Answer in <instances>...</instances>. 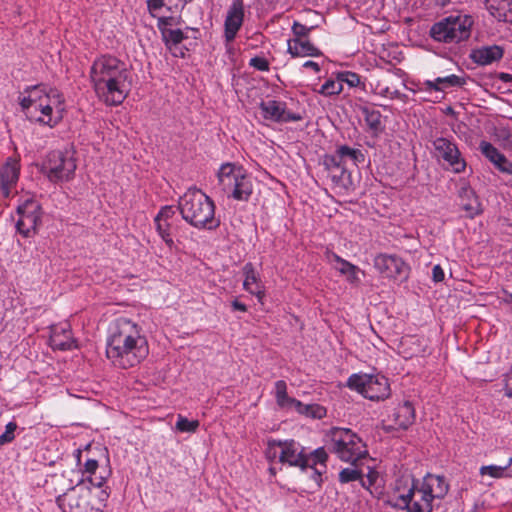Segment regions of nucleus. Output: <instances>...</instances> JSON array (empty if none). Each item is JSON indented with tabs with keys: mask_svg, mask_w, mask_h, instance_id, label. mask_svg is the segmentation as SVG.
Listing matches in <instances>:
<instances>
[{
	"mask_svg": "<svg viewBox=\"0 0 512 512\" xmlns=\"http://www.w3.org/2000/svg\"><path fill=\"white\" fill-rule=\"evenodd\" d=\"M148 344L137 324L127 318L116 320L107 339L106 356L115 367L128 369L148 355Z\"/></svg>",
	"mask_w": 512,
	"mask_h": 512,
	"instance_id": "1",
	"label": "nucleus"
},
{
	"mask_svg": "<svg viewBox=\"0 0 512 512\" xmlns=\"http://www.w3.org/2000/svg\"><path fill=\"white\" fill-rule=\"evenodd\" d=\"M90 78L95 92L108 105L121 104L132 85L126 64L110 55L101 56L93 62Z\"/></svg>",
	"mask_w": 512,
	"mask_h": 512,
	"instance_id": "2",
	"label": "nucleus"
},
{
	"mask_svg": "<svg viewBox=\"0 0 512 512\" xmlns=\"http://www.w3.org/2000/svg\"><path fill=\"white\" fill-rule=\"evenodd\" d=\"M182 218L197 229L213 230L219 227L215 205L210 197L198 189H189L178 202Z\"/></svg>",
	"mask_w": 512,
	"mask_h": 512,
	"instance_id": "3",
	"label": "nucleus"
},
{
	"mask_svg": "<svg viewBox=\"0 0 512 512\" xmlns=\"http://www.w3.org/2000/svg\"><path fill=\"white\" fill-rule=\"evenodd\" d=\"M217 177L220 190L228 197L247 201L252 194V184L242 166L224 163Z\"/></svg>",
	"mask_w": 512,
	"mask_h": 512,
	"instance_id": "4",
	"label": "nucleus"
},
{
	"mask_svg": "<svg viewBox=\"0 0 512 512\" xmlns=\"http://www.w3.org/2000/svg\"><path fill=\"white\" fill-rule=\"evenodd\" d=\"M331 451L344 461L357 466L358 462L368 456L366 445L350 429L334 428L331 435Z\"/></svg>",
	"mask_w": 512,
	"mask_h": 512,
	"instance_id": "5",
	"label": "nucleus"
},
{
	"mask_svg": "<svg viewBox=\"0 0 512 512\" xmlns=\"http://www.w3.org/2000/svg\"><path fill=\"white\" fill-rule=\"evenodd\" d=\"M472 25L471 16H448L432 25L430 36L438 42L458 43L470 37Z\"/></svg>",
	"mask_w": 512,
	"mask_h": 512,
	"instance_id": "6",
	"label": "nucleus"
},
{
	"mask_svg": "<svg viewBox=\"0 0 512 512\" xmlns=\"http://www.w3.org/2000/svg\"><path fill=\"white\" fill-rule=\"evenodd\" d=\"M347 386L373 401L385 400L390 396L388 379L381 374H353L348 378Z\"/></svg>",
	"mask_w": 512,
	"mask_h": 512,
	"instance_id": "7",
	"label": "nucleus"
},
{
	"mask_svg": "<svg viewBox=\"0 0 512 512\" xmlns=\"http://www.w3.org/2000/svg\"><path fill=\"white\" fill-rule=\"evenodd\" d=\"M57 504L63 512H102L91 490L80 484L58 496Z\"/></svg>",
	"mask_w": 512,
	"mask_h": 512,
	"instance_id": "8",
	"label": "nucleus"
},
{
	"mask_svg": "<svg viewBox=\"0 0 512 512\" xmlns=\"http://www.w3.org/2000/svg\"><path fill=\"white\" fill-rule=\"evenodd\" d=\"M284 457L281 459V463H287L290 466L300 467L305 469L310 467L313 469V475L315 480L321 479V471L314 468L317 464H324L327 460V453L324 448H318L313 451L310 455L304 453V448L294 440L284 441Z\"/></svg>",
	"mask_w": 512,
	"mask_h": 512,
	"instance_id": "9",
	"label": "nucleus"
},
{
	"mask_svg": "<svg viewBox=\"0 0 512 512\" xmlns=\"http://www.w3.org/2000/svg\"><path fill=\"white\" fill-rule=\"evenodd\" d=\"M42 170L52 182L70 180L76 170L73 153L68 150L50 152L43 163Z\"/></svg>",
	"mask_w": 512,
	"mask_h": 512,
	"instance_id": "10",
	"label": "nucleus"
},
{
	"mask_svg": "<svg viewBox=\"0 0 512 512\" xmlns=\"http://www.w3.org/2000/svg\"><path fill=\"white\" fill-rule=\"evenodd\" d=\"M274 394L277 405L285 412H295L305 416H326V409L317 404H304L287 394V384L283 380L275 382Z\"/></svg>",
	"mask_w": 512,
	"mask_h": 512,
	"instance_id": "11",
	"label": "nucleus"
},
{
	"mask_svg": "<svg viewBox=\"0 0 512 512\" xmlns=\"http://www.w3.org/2000/svg\"><path fill=\"white\" fill-rule=\"evenodd\" d=\"M274 394L277 405L285 412H295L305 416H326V409L317 404H304L287 394V384L283 380L275 382Z\"/></svg>",
	"mask_w": 512,
	"mask_h": 512,
	"instance_id": "12",
	"label": "nucleus"
},
{
	"mask_svg": "<svg viewBox=\"0 0 512 512\" xmlns=\"http://www.w3.org/2000/svg\"><path fill=\"white\" fill-rule=\"evenodd\" d=\"M432 145L435 157L444 162L445 169H450L457 174L465 170L466 161L454 142L444 137H438L432 141Z\"/></svg>",
	"mask_w": 512,
	"mask_h": 512,
	"instance_id": "13",
	"label": "nucleus"
},
{
	"mask_svg": "<svg viewBox=\"0 0 512 512\" xmlns=\"http://www.w3.org/2000/svg\"><path fill=\"white\" fill-rule=\"evenodd\" d=\"M20 218L16 223L17 231L24 237H30L36 232L41 222V207L35 200L28 199L17 209Z\"/></svg>",
	"mask_w": 512,
	"mask_h": 512,
	"instance_id": "14",
	"label": "nucleus"
},
{
	"mask_svg": "<svg viewBox=\"0 0 512 512\" xmlns=\"http://www.w3.org/2000/svg\"><path fill=\"white\" fill-rule=\"evenodd\" d=\"M374 267L390 279L403 281L408 277V265L396 255L379 254L374 259Z\"/></svg>",
	"mask_w": 512,
	"mask_h": 512,
	"instance_id": "15",
	"label": "nucleus"
},
{
	"mask_svg": "<svg viewBox=\"0 0 512 512\" xmlns=\"http://www.w3.org/2000/svg\"><path fill=\"white\" fill-rule=\"evenodd\" d=\"M260 109L265 119L275 122L299 121L301 116L288 112L284 102L276 100H267L260 103Z\"/></svg>",
	"mask_w": 512,
	"mask_h": 512,
	"instance_id": "16",
	"label": "nucleus"
},
{
	"mask_svg": "<svg viewBox=\"0 0 512 512\" xmlns=\"http://www.w3.org/2000/svg\"><path fill=\"white\" fill-rule=\"evenodd\" d=\"M244 18L243 0H233L225 19V38L227 42L234 40L238 30L242 26Z\"/></svg>",
	"mask_w": 512,
	"mask_h": 512,
	"instance_id": "17",
	"label": "nucleus"
},
{
	"mask_svg": "<svg viewBox=\"0 0 512 512\" xmlns=\"http://www.w3.org/2000/svg\"><path fill=\"white\" fill-rule=\"evenodd\" d=\"M460 205L466 212L467 216L473 218L482 212V205L474 190L465 182L458 191Z\"/></svg>",
	"mask_w": 512,
	"mask_h": 512,
	"instance_id": "18",
	"label": "nucleus"
},
{
	"mask_svg": "<svg viewBox=\"0 0 512 512\" xmlns=\"http://www.w3.org/2000/svg\"><path fill=\"white\" fill-rule=\"evenodd\" d=\"M481 153L501 172L512 175V163L491 143L482 141Z\"/></svg>",
	"mask_w": 512,
	"mask_h": 512,
	"instance_id": "19",
	"label": "nucleus"
},
{
	"mask_svg": "<svg viewBox=\"0 0 512 512\" xmlns=\"http://www.w3.org/2000/svg\"><path fill=\"white\" fill-rule=\"evenodd\" d=\"M18 177L19 164L10 158L0 169L1 191L5 197L10 195L11 188L17 183Z\"/></svg>",
	"mask_w": 512,
	"mask_h": 512,
	"instance_id": "20",
	"label": "nucleus"
},
{
	"mask_svg": "<svg viewBox=\"0 0 512 512\" xmlns=\"http://www.w3.org/2000/svg\"><path fill=\"white\" fill-rule=\"evenodd\" d=\"M243 274L245 276L243 283L244 289L255 295L259 301H262L263 297L265 296L264 287L261 284V281L259 280L252 263H246L244 265Z\"/></svg>",
	"mask_w": 512,
	"mask_h": 512,
	"instance_id": "21",
	"label": "nucleus"
},
{
	"mask_svg": "<svg viewBox=\"0 0 512 512\" xmlns=\"http://www.w3.org/2000/svg\"><path fill=\"white\" fill-rule=\"evenodd\" d=\"M503 57V49L500 46H485L473 50L471 54L472 60L482 66L489 65Z\"/></svg>",
	"mask_w": 512,
	"mask_h": 512,
	"instance_id": "22",
	"label": "nucleus"
},
{
	"mask_svg": "<svg viewBox=\"0 0 512 512\" xmlns=\"http://www.w3.org/2000/svg\"><path fill=\"white\" fill-rule=\"evenodd\" d=\"M421 487L430 494L429 496L432 499L443 498L448 492V484L445 482L444 477L441 476L427 475Z\"/></svg>",
	"mask_w": 512,
	"mask_h": 512,
	"instance_id": "23",
	"label": "nucleus"
},
{
	"mask_svg": "<svg viewBox=\"0 0 512 512\" xmlns=\"http://www.w3.org/2000/svg\"><path fill=\"white\" fill-rule=\"evenodd\" d=\"M288 52L292 57H316L321 55L319 49L305 39L288 40Z\"/></svg>",
	"mask_w": 512,
	"mask_h": 512,
	"instance_id": "24",
	"label": "nucleus"
},
{
	"mask_svg": "<svg viewBox=\"0 0 512 512\" xmlns=\"http://www.w3.org/2000/svg\"><path fill=\"white\" fill-rule=\"evenodd\" d=\"M327 260L329 263L333 265V267L339 271L341 274L346 275L347 279L354 283L358 281L357 272L358 268L349 263L348 261L340 258L337 254L333 252H327L326 254Z\"/></svg>",
	"mask_w": 512,
	"mask_h": 512,
	"instance_id": "25",
	"label": "nucleus"
},
{
	"mask_svg": "<svg viewBox=\"0 0 512 512\" xmlns=\"http://www.w3.org/2000/svg\"><path fill=\"white\" fill-rule=\"evenodd\" d=\"M465 83L463 78L457 75H449L445 77H437L434 80H426L424 82L427 91H445L450 87H460Z\"/></svg>",
	"mask_w": 512,
	"mask_h": 512,
	"instance_id": "26",
	"label": "nucleus"
},
{
	"mask_svg": "<svg viewBox=\"0 0 512 512\" xmlns=\"http://www.w3.org/2000/svg\"><path fill=\"white\" fill-rule=\"evenodd\" d=\"M359 111L361 112L366 125L375 135H378L384 130L380 111L370 106H360Z\"/></svg>",
	"mask_w": 512,
	"mask_h": 512,
	"instance_id": "27",
	"label": "nucleus"
},
{
	"mask_svg": "<svg viewBox=\"0 0 512 512\" xmlns=\"http://www.w3.org/2000/svg\"><path fill=\"white\" fill-rule=\"evenodd\" d=\"M51 93V95L41 99L35 106L36 111H40L44 116L49 118L47 121L44 118H39V121L45 124H49L51 121L50 116L53 110L52 106L55 104H61V95L58 91L51 89Z\"/></svg>",
	"mask_w": 512,
	"mask_h": 512,
	"instance_id": "28",
	"label": "nucleus"
},
{
	"mask_svg": "<svg viewBox=\"0 0 512 512\" xmlns=\"http://www.w3.org/2000/svg\"><path fill=\"white\" fill-rule=\"evenodd\" d=\"M50 344L54 349L69 350L74 347V339L68 329L61 328V331L55 329L50 336Z\"/></svg>",
	"mask_w": 512,
	"mask_h": 512,
	"instance_id": "29",
	"label": "nucleus"
},
{
	"mask_svg": "<svg viewBox=\"0 0 512 512\" xmlns=\"http://www.w3.org/2000/svg\"><path fill=\"white\" fill-rule=\"evenodd\" d=\"M480 475L490 476L492 478L512 477V458L505 465L482 466L479 470Z\"/></svg>",
	"mask_w": 512,
	"mask_h": 512,
	"instance_id": "30",
	"label": "nucleus"
},
{
	"mask_svg": "<svg viewBox=\"0 0 512 512\" xmlns=\"http://www.w3.org/2000/svg\"><path fill=\"white\" fill-rule=\"evenodd\" d=\"M429 495L421 486L413 485L409 492L402 495L400 499L401 501H417L423 506H432L433 499Z\"/></svg>",
	"mask_w": 512,
	"mask_h": 512,
	"instance_id": "31",
	"label": "nucleus"
},
{
	"mask_svg": "<svg viewBox=\"0 0 512 512\" xmlns=\"http://www.w3.org/2000/svg\"><path fill=\"white\" fill-rule=\"evenodd\" d=\"M336 151L344 164L347 160H350L354 165L357 166L359 163H363L365 160L364 154L361 152V150L351 148L347 145L339 146Z\"/></svg>",
	"mask_w": 512,
	"mask_h": 512,
	"instance_id": "32",
	"label": "nucleus"
},
{
	"mask_svg": "<svg viewBox=\"0 0 512 512\" xmlns=\"http://www.w3.org/2000/svg\"><path fill=\"white\" fill-rule=\"evenodd\" d=\"M412 423L411 418H404L402 421H399V418H386L382 421V429L386 433L394 435L399 431L406 430Z\"/></svg>",
	"mask_w": 512,
	"mask_h": 512,
	"instance_id": "33",
	"label": "nucleus"
},
{
	"mask_svg": "<svg viewBox=\"0 0 512 512\" xmlns=\"http://www.w3.org/2000/svg\"><path fill=\"white\" fill-rule=\"evenodd\" d=\"M155 225H156V230L158 232V234L161 236V238L165 241V243L169 246V247H172L173 244H174V241L172 239V233H171V228H172V223L171 221L169 220H164V219H160L159 216H156L155 219Z\"/></svg>",
	"mask_w": 512,
	"mask_h": 512,
	"instance_id": "34",
	"label": "nucleus"
},
{
	"mask_svg": "<svg viewBox=\"0 0 512 512\" xmlns=\"http://www.w3.org/2000/svg\"><path fill=\"white\" fill-rule=\"evenodd\" d=\"M162 38L166 46L172 50L173 48H177L178 44L183 41L185 36L180 29H165L162 33Z\"/></svg>",
	"mask_w": 512,
	"mask_h": 512,
	"instance_id": "35",
	"label": "nucleus"
},
{
	"mask_svg": "<svg viewBox=\"0 0 512 512\" xmlns=\"http://www.w3.org/2000/svg\"><path fill=\"white\" fill-rule=\"evenodd\" d=\"M283 454H285L284 442L276 440L268 441L265 455L269 461L272 462L278 459V461L281 462L282 457H284Z\"/></svg>",
	"mask_w": 512,
	"mask_h": 512,
	"instance_id": "36",
	"label": "nucleus"
},
{
	"mask_svg": "<svg viewBox=\"0 0 512 512\" xmlns=\"http://www.w3.org/2000/svg\"><path fill=\"white\" fill-rule=\"evenodd\" d=\"M357 467L358 465L342 469L339 472V481L341 483H349L360 480L362 486L366 487V482L362 479V472Z\"/></svg>",
	"mask_w": 512,
	"mask_h": 512,
	"instance_id": "37",
	"label": "nucleus"
},
{
	"mask_svg": "<svg viewBox=\"0 0 512 512\" xmlns=\"http://www.w3.org/2000/svg\"><path fill=\"white\" fill-rule=\"evenodd\" d=\"M323 164L329 172H338V170L346 169L344 162L337 152L334 155H326Z\"/></svg>",
	"mask_w": 512,
	"mask_h": 512,
	"instance_id": "38",
	"label": "nucleus"
},
{
	"mask_svg": "<svg viewBox=\"0 0 512 512\" xmlns=\"http://www.w3.org/2000/svg\"><path fill=\"white\" fill-rule=\"evenodd\" d=\"M343 90V85L341 84V81L339 80V77L337 80L329 79L327 80L320 89V93L325 96H331V95H337L341 93Z\"/></svg>",
	"mask_w": 512,
	"mask_h": 512,
	"instance_id": "39",
	"label": "nucleus"
},
{
	"mask_svg": "<svg viewBox=\"0 0 512 512\" xmlns=\"http://www.w3.org/2000/svg\"><path fill=\"white\" fill-rule=\"evenodd\" d=\"M27 93L30 94L31 98H32V101L33 103L35 104V106L37 105V103L41 100V99H44L46 98L48 95H51V89L48 91L47 90V87L44 86V85H36V86H32L30 88H28L26 90Z\"/></svg>",
	"mask_w": 512,
	"mask_h": 512,
	"instance_id": "40",
	"label": "nucleus"
},
{
	"mask_svg": "<svg viewBox=\"0 0 512 512\" xmlns=\"http://www.w3.org/2000/svg\"><path fill=\"white\" fill-rule=\"evenodd\" d=\"M332 181L339 187L347 188L350 174L347 169L338 170V172H329Z\"/></svg>",
	"mask_w": 512,
	"mask_h": 512,
	"instance_id": "41",
	"label": "nucleus"
},
{
	"mask_svg": "<svg viewBox=\"0 0 512 512\" xmlns=\"http://www.w3.org/2000/svg\"><path fill=\"white\" fill-rule=\"evenodd\" d=\"M199 427V422L190 418H179L176 430L180 432H194Z\"/></svg>",
	"mask_w": 512,
	"mask_h": 512,
	"instance_id": "42",
	"label": "nucleus"
},
{
	"mask_svg": "<svg viewBox=\"0 0 512 512\" xmlns=\"http://www.w3.org/2000/svg\"><path fill=\"white\" fill-rule=\"evenodd\" d=\"M17 424L15 422H9L3 434L0 435V446L10 443L15 438V431Z\"/></svg>",
	"mask_w": 512,
	"mask_h": 512,
	"instance_id": "43",
	"label": "nucleus"
},
{
	"mask_svg": "<svg viewBox=\"0 0 512 512\" xmlns=\"http://www.w3.org/2000/svg\"><path fill=\"white\" fill-rule=\"evenodd\" d=\"M338 75L342 85L343 83H347L350 87H356L361 82L360 76L354 72L346 71Z\"/></svg>",
	"mask_w": 512,
	"mask_h": 512,
	"instance_id": "44",
	"label": "nucleus"
},
{
	"mask_svg": "<svg viewBox=\"0 0 512 512\" xmlns=\"http://www.w3.org/2000/svg\"><path fill=\"white\" fill-rule=\"evenodd\" d=\"M312 28L313 27H306L305 25L295 21L292 26V31L295 35L294 39L306 38L308 36V34L310 33V31L312 30Z\"/></svg>",
	"mask_w": 512,
	"mask_h": 512,
	"instance_id": "45",
	"label": "nucleus"
},
{
	"mask_svg": "<svg viewBox=\"0 0 512 512\" xmlns=\"http://www.w3.org/2000/svg\"><path fill=\"white\" fill-rule=\"evenodd\" d=\"M402 503L407 508L408 512H431L432 506H423L417 501H402Z\"/></svg>",
	"mask_w": 512,
	"mask_h": 512,
	"instance_id": "46",
	"label": "nucleus"
},
{
	"mask_svg": "<svg viewBox=\"0 0 512 512\" xmlns=\"http://www.w3.org/2000/svg\"><path fill=\"white\" fill-rule=\"evenodd\" d=\"M147 6L150 14L156 17L162 8H166V0H148Z\"/></svg>",
	"mask_w": 512,
	"mask_h": 512,
	"instance_id": "47",
	"label": "nucleus"
},
{
	"mask_svg": "<svg viewBox=\"0 0 512 512\" xmlns=\"http://www.w3.org/2000/svg\"><path fill=\"white\" fill-rule=\"evenodd\" d=\"M188 0H166V9L173 13H177L184 8Z\"/></svg>",
	"mask_w": 512,
	"mask_h": 512,
	"instance_id": "48",
	"label": "nucleus"
},
{
	"mask_svg": "<svg viewBox=\"0 0 512 512\" xmlns=\"http://www.w3.org/2000/svg\"><path fill=\"white\" fill-rule=\"evenodd\" d=\"M250 65L260 71H266L269 69L268 61L263 57H254L250 60Z\"/></svg>",
	"mask_w": 512,
	"mask_h": 512,
	"instance_id": "49",
	"label": "nucleus"
},
{
	"mask_svg": "<svg viewBox=\"0 0 512 512\" xmlns=\"http://www.w3.org/2000/svg\"><path fill=\"white\" fill-rule=\"evenodd\" d=\"M175 23V19L172 16H163L158 19V28L161 31V34L165 29H169L168 26H171Z\"/></svg>",
	"mask_w": 512,
	"mask_h": 512,
	"instance_id": "50",
	"label": "nucleus"
},
{
	"mask_svg": "<svg viewBox=\"0 0 512 512\" xmlns=\"http://www.w3.org/2000/svg\"><path fill=\"white\" fill-rule=\"evenodd\" d=\"M175 215V209L172 206L163 207L156 216H159L160 219L171 221Z\"/></svg>",
	"mask_w": 512,
	"mask_h": 512,
	"instance_id": "51",
	"label": "nucleus"
},
{
	"mask_svg": "<svg viewBox=\"0 0 512 512\" xmlns=\"http://www.w3.org/2000/svg\"><path fill=\"white\" fill-rule=\"evenodd\" d=\"M84 468H85V473L92 476L95 474L96 470L98 469V461L95 459H88L84 464Z\"/></svg>",
	"mask_w": 512,
	"mask_h": 512,
	"instance_id": "52",
	"label": "nucleus"
},
{
	"mask_svg": "<svg viewBox=\"0 0 512 512\" xmlns=\"http://www.w3.org/2000/svg\"><path fill=\"white\" fill-rule=\"evenodd\" d=\"M432 278L434 282H441L444 280V271L440 265H435L433 267Z\"/></svg>",
	"mask_w": 512,
	"mask_h": 512,
	"instance_id": "53",
	"label": "nucleus"
},
{
	"mask_svg": "<svg viewBox=\"0 0 512 512\" xmlns=\"http://www.w3.org/2000/svg\"><path fill=\"white\" fill-rule=\"evenodd\" d=\"M20 105H21L23 110H27V109H30V108H34L35 109V104L33 103L32 98H31L29 93H28L27 97H24L21 100Z\"/></svg>",
	"mask_w": 512,
	"mask_h": 512,
	"instance_id": "54",
	"label": "nucleus"
},
{
	"mask_svg": "<svg viewBox=\"0 0 512 512\" xmlns=\"http://www.w3.org/2000/svg\"><path fill=\"white\" fill-rule=\"evenodd\" d=\"M303 67L313 69L315 72H319L320 71L319 65L316 62L311 61V60L306 61L303 64Z\"/></svg>",
	"mask_w": 512,
	"mask_h": 512,
	"instance_id": "55",
	"label": "nucleus"
},
{
	"mask_svg": "<svg viewBox=\"0 0 512 512\" xmlns=\"http://www.w3.org/2000/svg\"><path fill=\"white\" fill-rule=\"evenodd\" d=\"M378 477V473L376 471H370L368 474H367V481H368V485H373L376 481Z\"/></svg>",
	"mask_w": 512,
	"mask_h": 512,
	"instance_id": "56",
	"label": "nucleus"
},
{
	"mask_svg": "<svg viewBox=\"0 0 512 512\" xmlns=\"http://www.w3.org/2000/svg\"><path fill=\"white\" fill-rule=\"evenodd\" d=\"M232 307L234 310H239V311H242V312H245L247 310V307L245 304L237 301V300H234L232 302Z\"/></svg>",
	"mask_w": 512,
	"mask_h": 512,
	"instance_id": "57",
	"label": "nucleus"
},
{
	"mask_svg": "<svg viewBox=\"0 0 512 512\" xmlns=\"http://www.w3.org/2000/svg\"><path fill=\"white\" fill-rule=\"evenodd\" d=\"M105 481V477L103 476H100L99 478H90V482L92 483V485L94 486H97V487H101L103 485Z\"/></svg>",
	"mask_w": 512,
	"mask_h": 512,
	"instance_id": "58",
	"label": "nucleus"
},
{
	"mask_svg": "<svg viewBox=\"0 0 512 512\" xmlns=\"http://www.w3.org/2000/svg\"><path fill=\"white\" fill-rule=\"evenodd\" d=\"M403 406H404V408H406V412H405V413H408V414H410L411 416H414V415H415V410H414V408L412 407V403H411V402L406 401V402L404 403V405H403Z\"/></svg>",
	"mask_w": 512,
	"mask_h": 512,
	"instance_id": "59",
	"label": "nucleus"
},
{
	"mask_svg": "<svg viewBox=\"0 0 512 512\" xmlns=\"http://www.w3.org/2000/svg\"><path fill=\"white\" fill-rule=\"evenodd\" d=\"M505 390H506V395L509 397H512V378L507 379Z\"/></svg>",
	"mask_w": 512,
	"mask_h": 512,
	"instance_id": "60",
	"label": "nucleus"
},
{
	"mask_svg": "<svg viewBox=\"0 0 512 512\" xmlns=\"http://www.w3.org/2000/svg\"><path fill=\"white\" fill-rule=\"evenodd\" d=\"M499 78L504 81V82H510L512 81V75L510 74H507V73H501Z\"/></svg>",
	"mask_w": 512,
	"mask_h": 512,
	"instance_id": "61",
	"label": "nucleus"
},
{
	"mask_svg": "<svg viewBox=\"0 0 512 512\" xmlns=\"http://www.w3.org/2000/svg\"><path fill=\"white\" fill-rule=\"evenodd\" d=\"M88 403L91 404V405H95V406L98 405L96 402H88Z\"/></svg>",
	"mask_w": 512,
	"mask_h": 512,
	"instance_id": "62",
	"label": "nucleus"
},
{
	"mask_svg": "<svg viewBox=\"0 0 512 512\" xmlns=\"http://www.w3.org/2000/svg\"><path fill=\"white\" fill-rule=\"evenodd\" d=\"M509 300H512V295H511V297H509Z\"/></svg>",
	"mask_w": 512,
	"mask_h": 512,
	"instance_id": "63",
	"label": "nucleus"
},
{
	"mask_svg": "<svg viewBox=\"0 0 512 512\" xmlns=\"http://www.w3.org/2000/svg\"><path fill=\"white\" fill-rule=\"evenodd\" d=\"M509 300H512V295H511V297H509Z\"/></svg>",
	"mask_w": 512,
	"mask_h": 512,
	"instance_id": "64",
	"label": "nucleus"
}]
</instances>
